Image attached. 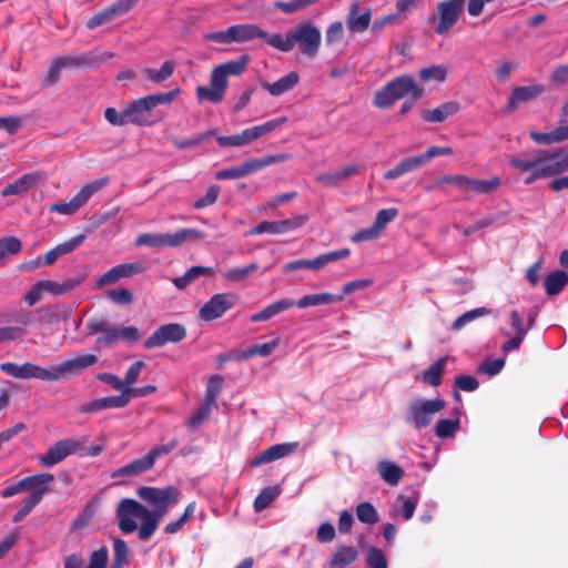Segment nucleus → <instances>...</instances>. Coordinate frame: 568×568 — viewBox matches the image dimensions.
<instances>
[{
    "label": "nucleus",
    "mask_w": 568,
    "mask_h": 568,
    "mask_svg": "<svg viewBox=\"0 0 568 568\" xmlns=\"http://www.w3.org/2000/svg\"><path fill=\"white\" fill-rule=\"evenodd\" d=\"M172 505H162L150 510L134 499L124 498L116 507V518L119 528L124 534L133 532L138 529L134 518L143 520L139 528V538L148 540L156 530L161 518L168 513Z\"/></svg>",
    "instance_id": "1"
},
{
    "label": "nucleus",
    "mask_w": 568,
    "mask_h": 568,
    "mask_svg": "<svg viewBox=\"0 0 568 568\" xmlns=\"http://www.w3.org/2000/svg\"><path fill=\"white\" fill-rule=\"evenodd\" d=\"M510 164L521 172H530L525 184H530L538 179L549 178L568 170V154L564 152H550L539 150L529 158H513Z\"/></svg>",
    "instance_id": "2"
},
{
    "label": "nucleus",
    "mask_w": 568,
    "mask_h": 568,
    "mask_svg": "<svg viewBox=\"0 0 568 568\" xmlns=\"http://www.w3.org/2000/svg\"><path fill=\"white\" fill-rule=\"evenodd\" d=\"M321 41L320 29L312 22L305 21L290 30L285 38L280 33L271 34L267 44L282 52H290L295 45H298L302 54L314 58L320 50Z\"/></svg>",
    "instance_id": "3"
},
{
    "label": "nucleus",
    "mask_w": 568,
    "mask_h": 568,
    "mask_svg": "<svg viewBox=\"0 0 568 568\" xmlns=\"http://www.w3.org/2000/svg\"><path fill=\"white\" fill-rule=\"evenodd\" d=\"M179 93L180 89L176 88L169 92L150 94L133 101L124 109L126 124H135L140 126L154 124L155 120L151 119L152 109L160 104H170Z\"/></svg>",
    "instance_id": "4"
},
{
    "label": "nucleus",
    "mask_w": 568,
    "mask_h": 568,
    "mask_svg": "<svg viewBox=\"0 0 568 568\" xmlns=\"http://www.w3.org/2000/svg\"><path fill=\"white\" fill-rule=\"evenodd\" d=\"M424 93L423 88L418 87L414 78L409 74L400 75L388 82L382 90L374 95V104L378 109H387L396 100L410 94L414 100H419Z\"/></svg>",
    "instance_id": "5"
},
{
    "label": "nucleus",
    "mask_w": 568,
    "mask_h": 568,
    "mask_svg": "<svg viewBox=\"0 0 568 568\" xmlns=\"http://www.w3.org/2000/svg\"><path fill=\"white\" fill-rule=\"evenodd\" d=\"M445 406L446 403L440 398L415 399L406 410L405 420L416 429L425 428L430 424L433 416L443 410Z\"/></svg>",
    "instance_id": "6"
},
{
    "label": "nucleus",
    "mask_w": 568,
    "mask_h": 568,
    "mask_svg": "<svg viewBox=\"0 0 568 568\" xmlns=\"http://www.w3.org/2000/svg\"><path fill=\"white\" fill-rule=\"evenodd\" d=\"M286 122V118H277L271 120L262 125H256L244 130L243 132L229 136H216V141L220 146H243L252 143L258 138L272 132L277 126Z\"/></svg>",
    "instance_id": "7"
},
{
    "label": "nucleus",
    "mask_w": 568,
    "mask_h": 568,
    "mask_svg": "<svg viewBox=\"0 0 568 568\" xmlns=\"http://www.w3.org/2000/svg\"><path fill=\"white\" fill-rule=\"evenodd\" d=\"M109 183V178H101L87 183L79 193L68 203H54L50 211L60 214L71 215L75 213L94 193L100 191Z\"/></svg>",
    "instance_id": "8"
},
{
    "label": "nucleus",
    "mask_w": 568,
    "mask_h": 568,
    "mask_svg": "<svg viewBox=\"0 0 568 568\" xmlns=\"http://www.w3.org/2000/svg\"><path fill=\"white\" fill-rule=\"evenodd\" d=\"M465 0H446L437 4V16L433 20H438L435 27L437 34L447 33L460 18L464 10Z\"/></svg>",
    "instance_id": "9"
},
{
    "label": "nucleus",
    "mask_w": 568,
    "mask_h": 568,
    "mask_svg": "<svg viewBox=\"0 0 568 568\" xmlns=\"http://www.w3.org/2000/svg\"><path fill=\"white\" fill-rule=\"evenodd\" d=\"M98 362V357L93 354H85L72 359L60 363L49 368V382H54L71 375L81 374L87 368L93 366Z\"/></svg>",
    "instance_id": "10"
},
{
    "label": "nucleus",
    "mask_w": 568,
    "mask_h": 568,
    "mask_svg": "<svg viewBox=\"0 0 568 568\" xmlns=\"http://www.w3.org/2000/svg\"><path fill=\"white\" fill-rule=\"evenodd\" d=\"M85 440L65 438L57 442L47 453L39 458L42 466L51 467L62 462L69 455L78 453L84 448Z\"/></svg>",
    "instance_id": "11"
},
{
    "label": "nucleus",
    "mask_w": 568,
    "mask_h": 568,
    "mask_svg": "<svg viewBox=\"0 0 568 568\" xmlns=\"http://www.w3.org/2000/svg\"><path fill=\"white\" fill-rule=\"evenodd\" d=\"M351 254L348 248H342L329 253L322 254L313 260H296L283 266L284 273H290L296 270L307 268L318 271L327 264L345 258Z\"/></svg>",
    "instance_id": "12"
},
{
    "label": "nucleus",
    "mask_w": 568,
    "mask_h": 568,
    "mask_svg": "<svg viewBox=\"0 0 568 568\" xmlns=\"http://www.w3.org/2000/svg\"><path fill=\"white\" fill-rule=\"evenodd\" d=\"M138 496L153 507L162 505H175L179 503L181 491L174 486L164 488L140 487L136 490Z\"/></svg>",
    "instance_id": "13"
},
{
    "label": "nucleus",
    "mask_w": 568,
    "mask_h": 568,
    "mask_svg": "<svg viewBox=\"0 0 568 568\" xmlns=\"http://www.w3.org/2000/svg\"><path fill=\"white\" fill-rule=\"evenodd\" d=\"M186 329L179 323H170L160 326L150 337L144 342V347L150 349L161 347L166 343H178L184 339Z\"/></svg>",
    "instance_id": "14"
},
{
    "label": "nucleus",
    "mask_w": 568,
    "mask_h": 568,
    "mask_svg": "<svg viewBox=\"0 0 568 568\" xmlns=\"http://www.w3.org/2000/svg\"><path fill=\"white\" fill-rule=\"evenodd\" d=\"M138 1L139 0H118L104 10L93 14L87 21V28L94 29L126 14L138 3Z\"/></svg>",
    "instance_id": "15"
},
{
    "label": "nucleus",
    "mask_w": 568,
    "mask_h": 568,
    "mask_svg": "<svg viewBox=\"0 0 568 568\" xmlns=\"http://www.w3.org/2000/svg\"><path fill=\"white\" fill-rule=\"evenodd\" d=\"M235 303V296L232 294H215L200 310L199 316L204 321H213L221 317Z\"/></svg>",
    "instance_id": "16"
},
{
    "label": "nucleus",
    "mask_w": 568,
    "mask_h": 568,
    "mask_svg": "<svg viewBox=\"0 0 568 568\" xmlns=\"http://www.w3.org/2000/svg\"><path fill=\"white\" fill-rule=\"evenodd\" d=\"M0 369L16 378H38L41 381L49 382L50 373L49 368H44L31 363H24L23 365H17L14 363H2Z\"/></svg>",
    "instance_id": "17"
},
{
    "label": "nucleus",
    "mask_w": 568,
    "mask_h": 568,
    "mask_svg": "<svg viewBox=\"0 0 568 568\" xmlns=\"http://www.w3.org/2000/svg\"><path fill=\"white\" fill-rule=\"evenodd\" d=\"M546 91L544 84H531L526 87H516L511 90L508 103L507 112H514L519 103L529 102L541 95Z\"/></svg>",
    "instance_id": "18"
},
{
    "label": "nucleus",
    "mask_w": 568,
    "mask_h": 568,
    "mask_svg": "<svg viewBox=\"0 0 568 568\" xmlns=\"http://www.w3.org/2000/svg\"><path fill=\"white\" fill-rule=\"evenodd\" d=\"M87 327L89 334H103L97 338V343L100 345L112 346L119 341L118 327L111 326L109 322L103 318L89 321Z\"/></svg>",
    "instance_id": "19"
},
{
    "label": "nucleus",
    "mask_w": 568,
    "mask_h": 568,
    "mask_svg": "<svg viewBox=\"0 0 568 568\" xmlns=\"http://www.w3.org/2000/svg\"><path fill=\"white\" fill-rule=\"evenodd\" d=\"M43 179V175L40 172H32L22 175L18 180L13 181L12 183H9L3 187L1 191V195L3 197L10 196V195H21L28 192L30 189L36 186L41 180Z\"/></svg>",
    "instance_id": "20"
},
{
    "label": "nucleus",
    "mask_w": 568,
    "mask_h": 568,
    "mask_svg": "<svg viewBox=\"0 0 568 568\" xmlns=\"http://www.w3.org/2000/svg\"><path fill=\"white\" fill-rule=\"evenodd\" d=\"M297 447L296 443L292 444H277L268 447L261 454L254 457V459L250 460V466L257 467L266 463L274 462L276 459L283 458L291 453H293Z\"/></svg>",
    "instance_id": "21"
},
{
    "label": "nucleus",
    "mask_w": 568,
    "mask_h": 568,
    "mask_svg": "<svg viewBox=\"0 0 568 568\" xmlns=\"http://www.w3.org/2000/svg\"><path fill=\"white\" fill-rule=\"evenodd\" d=\"M460 111V103L457 101H447L439 106L432 110H423L420 118L428 123H440L446 121L449 116L455 115Z\"/></svg>",
    "instance_id": "22"
},
{
    "label": "nucleus",
    "mask_w": 568,
    "mask_h": 568,
    "mask_svg": "<svg viewBox=\"0 0 568 568\" xmlns=\"http://www.w3.org/2000/svg\"><path fill=\"white\" fill-rule=\"evenodd\" d=\"M88 276V273H82L77 277L67 278L62 283H58L51 280H41V285L44 290V293H49L52 295H63L73 291L77 286H79Z\"/></svg>",
    "instance_id": "23"
},
{
    "label": "nucleus",
    "mask_w": 568,
    "mask_h": 568,
    "mask_svg": "<svg viewBox=\"0 0 568 568\" xmlns=\"http://www.w3.org/2000/svg\"><path fill=\"white\" fill-rule=\"evenodd\" d=\"M371 22V10L366 9L365 12L359 14V3L353 2L349 8V13L346 18V26L351 32H364Z\"/></svg>",
    "instance_id": "24"
},
{
    "label": "nucleus",
    "mask_w": 568,
    "mask_h": 568,
    "mask_svg": "<svg viewBox=\"0 0 568 568\" xmlns=\"http://www.w3.org/2000/svg\"><path fill=\"white\" fill-rule=\"evenodd\" d=\"M234 32V39L236 43H243L256 38L264 39L267 43V39L271 38L266 31L262 30L257 24L245 23L232 26Z\"/></svg>",
    "instance_id": "25"
},
{
    "label": "nucleus",
    "mask_w": 568,
    "mask_h": 568,
    "mask_svg": "<svg viewBox=\"0 0 568 568\" xmlns=\"http://www.w3.org/2000/svg\"><path fill=\"white\" fill-rule=\"evenodd\" d=\"M358 556V551L353 546L341 545L333 552L328 560L329 568H346L353 564Z\"/></svg>",
    "instance_id": "26"
},
{
    "label": "nucleus",
    "mask_w": 568,
    "mask_h": 568,
    "mask_svg": "<svg viewBox=\"0 0 568 568\" xmlns=\"http://www.w3.org/2000/svg\"><path fill=\"white\" fill-rule=\"evenodd\" d=\"M298 73L293 71L274 83L261 81V87L267 90L272 95L277 97L294 88L298 83Z\"/></svg>",
    "instance_id": "27"
},
{
    "label": "nucleus",
    "mask_w": 568,
    "mask_h": 568,
    "mask_svg": "<svg viewBox=\"0 0 568 568\" xmlns=\"http://www.w3.org/2000/svg\"><path fill=\"white\" fill-rule=\"evenodd\" d=\"M423 165H424V163H423V159L420 158V155L405 158L402 161H399L395 168L386 171L384 174V179H386V180L398 179L399 176H402L408 172H412Z\"/></svg>",
    "instance_id": "28"
},
{
    "label": "nucleus",
    "mask_w": 568,
    "mask_h": 568,
    "mask_svg": "<svg viewBox=\"0 0 568 568\" xmlns=\"http://www.w3.org/2000/svg\"><path fill=\"white\" fill-rule=\"evenodd\" d=\"M153 465L154 464L151 460V456L146 454L142 458L135 459L132 463L116 469L112 474V478H118L122 476H135L151 469Z\"/></svg>",
    "instance_id": "29"
},
{
    "label": "nucleus",
    "mask_w": 568,
    "mask_h": 568,
    "mask_svg": "<svg viewBox=\"0 0 568 568\" xmlns=\"http://www.w3.org/2000/svg\"><path fill=\"white\" fill-rule=\"evenodd\" d=\"M290 158H291V155L287 153H282V154H277V155H267V156H264L263 159H250V160L245 161L242 164V166H243L244 174L246 176L248 174L257 172L258 170H262L265 166L272 165L274 163L287 161Z\"/></svg>",
    "instance_id": "30"
},
{
    "label": "nucleus",
    "mask_w": 568,
    "mask_h": 568,
    "mask_svg": "<svg viewBox=\"0 0 568 568\" xmlns=\"http://www.w3.org/2000/svg\"><path fill=\"white\" fill-rule=\"evenodd\" d=\"M343 300H344V294H339V295H334L331 293L308 294V295H304L302 298H300L294 305H296L300 308H305L308 306L336 303V302H341Z\"/></svg>",
    "instance_id": "31"
},
{
    "label": "nucleus",
    "mask_w": 568,
    "mask_h": 568,
    "mask_svg": "<svg viewBox=\"0 0 568 568\" xmlns=\"http://www.w3.org/2000/svg\"><path fill=\"white\" fill-rule=\"evenodd\" d=\"M529 135L536 143L539 144L559 143L568 140V125L560 124L558 128L548 133L531 131Z\"/></svg>",
    "instance_id": "32"
},
{
    "label": "nucleus",
    "mask_w": 568,
    "mask_h": 568,
    "mask_svg": "<svg viewBox=\"0 0 568 568\" xmlns=\"http://www.w3.org/2000/svg\"><path fill=\"white\" fill-rule=\"evenodd\" d=\"M294 301L292 298H282L280 301H276L272 304H270L267 307H265L263 311L253 314L251 316L252 322H262L267 321L275 316L276 314L284 312L292 306H294Z\"/></svg>",
    "instance_id": "33"
},
{
    "label": "nucleus",
    "mask_w": 568,
    "mask_h": 568,
    "mask_svg": "<svg viewBox=\"0 0 568 568\" xmlns=\"http://www.w3.org/2000/svg\"><path fill=\"white\" fill-rule=\"evenodd\" d=\"M447 361L448 357L444 356L432 364L426 371L422 373V382L434 387L439 386L442 384V375Z\"/></svg>",
    "instance_id": "34"
},
{
    "label": "nucleus",
    "mask_w": 568,
    "mask_h": 568,
    "mask_svg": "<svg viewBox=\"0 0 568 568\" xmlns=\"http://www.w3.org/2000/svg\"><path fill=\"white\" fill-rule=\"evenodd\" d=\"M377 468L381 477L390 486H396L404 476V469L392 462L382 460Z\"/></svg>",
    "instance_id": "35"
},
{
    "label": "nucleus",
    "mask_w": 568,
    "mask_h": 568,
    "mask_svg": "<svg viewBox=\"0 0 568 568\" xmlns=\"http://www.w3.org/2000/svg\"><path fill=\"white\" fill-rule=\"evenodd\" d=\"M45 491L47 488H39L33 490L28 497H26L22 500L20 509L13 516V521L19 523L23 520L30 514L33 507L40 503Z\"/></svg>",
    "instance_id": "36"
},
{
    "label": "nucleus",
    "mask_w": 568,
    "mask_h": 568,
    "mask_svg": "<svg viewBox=\"0 0 568 568\" xmlns=\"http://www.w3.org/2000/svg\"><path fill=\"white\" fill-rule=\"evenodd\" d=\"M174 70H175V62L172 60H166L162 64L160 70L146 68V69H144L143 73L149 81H151L153 83H161V82L168 80L169 78H171L172 74L174 73Z\"/></svg>",
    "instance_id": "37"
},
{
    "label": "nucleus",
    "mask_w": 568,
    "mask_h": 568,
    "mask_svg": "<svg viewBox=\"0 0 568 568\" xmlns=\"http://www.w3.org/2000/svg\"><path fill=\"white\" fill-rule=\"evenodd\" d=\"M568 283V274L564 271H555L547 275L545 288L548 295L559 294Z\"/></svg>",
    "instance_id": "38"
},
{
    "label": "nucleus",
    "mask_w": 568,
    "mask_h": 568,
    "mask_svg": "<svg viewBox=\"0 0 568 568\" xmlns=\"http://www.w3.org/2000/svg\"><path fill=\"white\" fill-rule=\"evenodd\" d=\"M500 185L501 180L498 176H494L489 180L469 178L468 191H473L480 194H490L495 192Z\"/></svg>",
    "instance_id": "39"
},
{
    "label": "nucleus",
    "mask_w": 568,
    "mask_h": 568,
    "mask_svg": "<svg viewBox=\"0 0 568 568\" xmlns=\"http://www.w3.org/2000/svg\"><path fill=\"white\" fill-rule=\"evenodd\" d=\"M202 239V233L194 229H183L174 234H166V246L178 247L187 241Z\"/></svg>",
    "instance_id": "40"
},
{
    "label": "nucleus",
    "mask_w": 568,
    "mask_h": 568,
    "mask_svg": "<svg viewBox=\"0 0 568 568\" xmlns=\"http://www.w3.org/2000/svg\"><path fill=\"white\" fill-rule=\"evenodd\" d=\"M202 239V233L194 229H183L174 234H166V246L178 247L187 241Z\"/></svg>",
    "instance_id": "41"
},
{
    "label": "nucleus",
    "mask_w": 568,
    "mask_h": 568,
    "mask_svg": "<svg viewBox=\"0 0 568 568\" xmlns=\"http://www.w3.org/2000/svg\"><path fill=\"white\" fill-rule=\"evenodd\" d=\"M214 273L211 267L193 266L183 276L173 280L174 285L182 290L200 276H210Z\"/></svg>",
    "instance_id": "42"
},
{
    "label": "nucleus",
    "mask_w": 568,
    "mask_h": 568,
    "mask_svg": "<svg viewBox=\"0 0 568 568\" xmlns=\"http://www.w3.org/2000/svg\"><path fill=\"white\" fill-rule=\"evenodd\" d=\"M22 243L16 236H6L0 239V264L4 263L10 256L21 252Z\"/></svg>",
    "instance_id": "43"
},
{
    "label": "nucleus",
    "mask_w": 568,
    "mask_h": 568,
    "mask_svg": "<svg viewBox=\"0 0 568 568\" xmlns=\"http://www.w3.org/2000/svg\"><path fill=\"white\" fill-rule=\"evenodd\" d=\"M248 62V54H242L237 60L229 61L217 67L226 77L241 75L246 70Z\"/></svg>",
    "instance_id": "44"
},
{
    "label": "nucleus",
    "mask_w": 568,
    "mask_h": 568,
    "mask_svg": "<svg viewBox=\"0 0 568 568\" xmlns=\"http://www.w3.org/2000/svg\"><path fill=\"white\" fill-rule=\"evenodd\" d=\"M39 312L42 313L39 317V322L47 325L55 324L60 321H67L69 317V313L61 311L57 305L47 306L39 310Z\"/></svg>",
    "instance_id": "45"
},
{
    "label": "nucleus",
    "mask_w": 568,
    "mask_h": 568,
    "mask_svg": "<svg viewBox=\"0 0 568 568\" xmlns=\"http://www.w3.org/2000/svg\"><path fill=\"white\" fill-rule=\"evenodd\" d=\"M216 135V130H210L204 133H200L192 139L179 140L176 138L171 139L172 143L180 150L191 149L201 145L209 141L212 136Z\"/></svg>",
    "instance_id": "46"
},
{
    "label": "nucleus",
    "mask_w": 568,
    "mask_h": 568,
    "mask_svg": "<svg viewBox=\"0 0 568 568\" xmlns=\"http://www.w3.org/2000/svg\"><path fill=\"white\" fill-rule=\"evenodd\" d=\"M113 561L111 568H123L128 564L129 548L123 539H113Z\"/></svg>",
    "instance_id": "47"
},
{
    "label": "nucleus",
    "mask_w": 568,
    "mask_h": 568,
    "mask_svg": "<svg viewBox=\"0 0 568 568\" xmlns=\"http://www.w3.org/2000/svg\"><path fill=\"white\" fill-rule=\"evenodd\" d=\"M278 343H280V339L275 338L268 343L254 344V345L250 346L246 351L243 352L242 358L246 359V358L253 357L255 355H260L263 357L268 356L278 346Z\"/></svg>",
    "instance_id": "48"
},
{
    "label": "nucleus",
    "mask_w": 568,
    "mask_h": 568,
    "mask_svg": "<svg viewBox=\"0 0 568 568\" xmlns=\"http://www.w3.org/2000/svg\"><path fill=\"white\" fill-rule=\"evenodd\" d=\"M148 268V263L144 261H136L132 263H123L114 266L119 278L132 277L136 274L144 272Z\"/></svg>",
    "instance_id": "49"
},
{
    "label": "nucleus",
    "mask_w": 568,
    "mask_h": 568,
    "mask_svg": "<svg viewBox=\"0 0 568 568\" xmlns=\"http://www.w3.org/2000/svg\"><path fill=\"white\" fill-rule=\"evenodd\" d=\"M278 494L280 489L277 487H265L254 500L255 511L258 513L267 508Z\"/></svg>",
    "instance_id": "50"
},
{
    "label": "nucleus",
    "mask_w": 568,
    "mask_h": 568,
    "mask_svg": "<svg viewBox=\"0 0 568 568\" xmlns=\"http://www.w3.org/2000/svg\"><path fill=\"white\" fill-rule=\"evenodd\" d=\"M356 516L359 521L365 524H376L379 520L378 514L375 509V507L368 503H361L356 507Z\"/></svg>",
    "instance_id": "51"
},
{
    "label": "nucleus",
    "mask_w": 568,
    "mask_h": 568,
    "mask_svg": "<svg viewBox=\"0 0 568 568\" xmlns=\"http://www.w3.org/2000/svg\"><path fill=\"white\" fill-rule=\"evenodd\" d=\"M418 75L424 82H428L430 80L444 82L447 77V70L443 65H430L428 68L420 69Z\"/></svg>",
    "instance_id": "52"
},
{
    "label": "nucleus",
    "mask_w": 568,
    "mask_h": 568,
    "mask_svg": "<svg viewBox=\"0 0 568 568\" xmlns=\"http://www.w3.org/2000/svg\"><path fill=\"white\" fill-rule=\"evenodd\" d=\"M315 3V0H291L288 2L276 1L274 3V8L283 11L284 13L291 14L304 10L305 8L311 7Z\"/></svg>",
    "instance_id": "53"
},
{
    "label": "nucleus",
    "mask_w": 568,
    "mask_h": 568,
    "mask_svg": "<svg viewBox=\"0 0 568 568\" xmlns=\"http://www.w3.org/2000/svg\"><path fill=\"white\" fill-rule=\"evenodd\" d=\"M491 313L490 308L487 307H478L471 311H468L457 317L453 323V329H460L465 324L485 315H489Z\"/></svg>",
    "instance_id": "54"
},
{
    "label": "nucleus",
    "mask_w": 568,
    "mask_h": 568,
    "mask_svg": "<svg viewBox=\"0 0 568 568\" xmlns=\"http://www.w3.org/2000/svg\"><path fill=\"white\" fill-rule=\"evenodd\" d=\"M366 565L368 568H388V561L384 552L374 546L367 549Z\"/></svg>",
    "instance_id": "55"
},
{
    "label": "nucleus",
    "mask_w": 568,
    "mask_h": 568,
    "mask_svg": "<svg viewBox=\"0 0 568 568\" xmlns=\"http://www.w3.org/2000/svg\"><path fill=\"white\" fill-rule=\"evenodd\" d=\"M223 377L221 375H213L207 382L204 403L213 406L221 392Z\"/></svg>",
    "instance_id": "56"
},
{
    "label": "nucleus",
    "mask_w": 568,
    "mask_h": 568,
    "mask_svg": "<svg viewBox=\"0 0 568 568\" xmlns=\"http://www.w3.org/2000/svg\"><path fill=\"white\" fill-rule=\"evenodd\" d=\"M257 270V264L251 263L245 267L231 268L224 273V278L230 282H241Z\"/></svg>",
    "instance_id": "57"
},
{
    "label": "nucleus",
    "mask_w": 568,
    "mask_h": 568,
    "mask_svg": "<svg viewBox=\"0 0 568 568\" xmlns=\"http://www.w3.org/2000/svg\"><path fill=\"white\" fill-rule=\"evenodd\" d=\"M135 244L138 246L164 247L166 246V234L144 233L136 237Z\"/></svg>",
    "instance_id": "58"
},
{
    "label": "nucleus",
    "mask_w": 568,
    "mask_h": 568,
    "mask_svg": "<svg viewBox=\"0 0 568 568\" xmlns=\"http://www.w3.org/2000/svg\"><path fill=\"white\" fill-rule=\"evenodd\" d=\"M459 420H453L448 418L440 419L435 426V434L437 437L446 438L450 437L458 429Z\"/></svg>",
    "instance_id": "59"
},
{
    "label": "nucleus",
    "mask_w": 568,
    "mask_h": 568,
    "mask_svg": "<svg viewBox=\"0 0 568 568\" xmlns=\"http://www.w3.org/2000/svg\"><path fill=\"white\" fill-rule=\"evenodd\" d=\"M398 215V210L396 207L384 209L377 212L374 225L381 233L385 230L386 225L395 220Z\"/></svg>",
    "instance_id": "60"
},
{
    "label": "nucleus",
    "mask_w": 568,
    "mask_h": 568,
    "mask_svg": "<svg viewBox=\"0 0 568 568\" xmlns=\"http://www.w3.org/2000/svg\"><path fill=\"white\" fill-rule=\"evenodd\" d=\"M203 38L206 41H213L222 44H231L235 42L232 26L226 30L206 33Z\"/></svg>",
    "instance_id": "61"
},
{
    "label": "nucleus",
    "mask_w": 568,
    "mask_h": 568,
    "mask_svg": "<svg viewBox=\"0 0 568 568\" xmlns=\"http://www.w3.org/2000/svg\"><path fill=\"white\" fill-rule=\"evenodd\" d=\"M196 97L199 101H210L212 103H219L223 100L224 94L220 91H216L214 87H197L196 88Z\"/></svg>",
    "instance_id": "62"
},
{
    "label": "nucleus",
    "mask_w": 568,
    "mask_h": 568,
    "mask_svg": "<svg viewBox=\"0 0 568 568\" xmlns=\"http://www.w3.org/2000/svg\"><path fill=\"white\" fill-rule=\"evenodd\" d=\"M106 297L118 305H130L133 302V295L128 288L110 290Z\"/></svg>",
    "instance_id": "63"
},
{
    "label": "nucleus",
    "mask_w": 568,
    "mask_h": 568,
    "mask_svg": "<svg viewBox=\"0 0 568 568\" xmlns=\"http://www.w3.org/2000/svg\"><path fill=\"white\" fill-rule=\"evenodd\" d=\"M108 558L106 547H101L90 555L89 565L87 568H106Z\"/></svg>",
    "instance_id": "64"
}]
</instances>
